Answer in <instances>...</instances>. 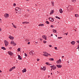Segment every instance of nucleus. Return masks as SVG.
Segmentation results:
<instances>
[{"label":"nucleus","mask_w":79,"mask_h":79,"mask_svg":"<svg viewBox=\"0 0 79 79\" xmlns=\"http://www.w3.org/2000/svg\"><path fill=\"white\" fill-rule=\"evenodd\" d=\"M4 42L6 47L7 46H8V42L7 41H6L5 40L4 41Z\"/></svg>","instance_id":"1"},{"label":"nucleus","mask_w":79,"mask_h":79,"mask_svg":"<svg viewBox=\"0 0 79 79\" xmlns=\"http://www.w3.org/2000/svg\"><path fill=\"white\" fill-rule=\"evenodd\" d=\"M13 44V45L14 46H15L16 45V44L15 43L14 41H11L10 42V44Z\"/></svg>","instance_id":"2"},{"label":"nucleus","mask_w":79,"mask_h":79,"mask_svg":"<svg viewBox=\"0 0 79 79\" xmlns=\"http://www.w3.org/2000/svg\"><path fill=\"white\" fill-rule=\"evenodd\" d=\"M48 19H49L50 21L51 22H53V21L54 20V19H53V18L50 17L48 18Z\"/></svg>","instance_id":"3"},{"label":"nucleus","mask_w":79,"mask_h":79,"mask_svg":"<svg viewBox=\"0 0 79 79\" xmlns=\"http://www.w3.org/2000/svg\"><path fill=\"white\" fill-rule=\"evenodd\" d=\"M8 54L10 55V56H12L13 55V53L12 52H11V51H8Z\"/></svg>","instance_id":"4"},{"label":"nucleus","mask_w":79,"mask_h":79,"mask_svg":"<svg viewBox=\"0 0 79 79\" xmlns=\"http://www.w3.org/2000/svg\"><path fill=\"white\" fill-rule=\"evenodd\" d=\"M15 68H16V67L15 66L13 67L12 68L10 69L9 71H12V70H13V69H15Z\"/></svg>","instance_id":"5"},{"label":"nucleus","mask_w":79,"mask_h":79,"mask_svg":"<svg viewBox=\"0 0 79 79\" xmlns=\"http://www.w3.org/2000/svg\"><path fill=\"white\" fill-rule=\"evenodd\" d=\"M29 53L30 55H33V54L34 53V52L33 51H31Z\"/></svg>","instance_id":"6"},{"label":"nucleus","mask_w":79,"mask_h":79,"mask_svg":"<svg viewBox=\"0 0 79 79\" xmlns=\"http://www.w3.org/2000/svg\"><path fill=\"white\" fill-rule=\"evenodd\" d=\"M42 37H43V39H45V40H47V36L46 35H43L42 36Z\"/></svg>","instance_id":"7"},{"label":"nucleus","mask_w":79,"mask_h":79,"mask_svg":"<svg viewBox=\"0 0 79 79\" xmlns=\"http://www.w3.org/2000/svg\"><path fill=\"white\" fill-rule=\"evenodd\" d=\"M61 61V59H59L58 61H56V63L57 64H60Z\"/></svg>","instance_id":"8"},{"label":"nucleus","mask_w":79,"mask_h":79,"mask_svg":"<svg viewBox=\"0 0 79 79\" xmlns=\"http://www.w3.org/2000/svg\"><path fill=\"white\" fill-rule=\"evenodd\" d=\"M9 38L10 39H11V40H13V39H14V37L11 36H9Z\"/></svg>","instance_id":"9"},{"label":"nucleus","mask_w":79,"mask_h":79,"mask_svg":"<svg viewBox=\"0 0 79 79\" xmlns=\"http://www.w3.org/2000/svg\"><path fill=\"white\" fill-rule=\"evenodd\" d=\"M57 67L58 68H61V67H62V65L60 64L57 65H56Z\"/></svg>","instance_id":"10"},{"label":"nucleus","mask_w":79,"mask_h":79,"mask_svg":"<svg viewBox=\"0 0 79 79\" xmlns=\"http://www.w3.org/2000/svg\"><path fill=\"white\" fill-rule=\"evenodd\" d=\"M8 16H9V15L8 14L6 13L4 15V16L5 18H6L7 17H8Z\"/></svg>","instance_id":"11"},{"label":"nucleus","mask_w":79,"mask_h":79,"mask_svg":"<svg viewBox=\"0 0 79 79\" xmlns=\"http://www.w3.org/2000/svg\"><path fill=\"white\" fill-rule=\"evenodd\" d=\"M59 11L60 13H62L63 11L62 10V9H60L59 10Z\"/></svg>","instance_id":"12"},{"label":"nucleus","mask_w":79,"mask_h":79,"mask_svg":"<svg viewBox=\"0 0 79 79\" xmlns=\"http://www.w3.org/2000/svg\"><path fill=\"white\" fill-rule=\"evenodd\" d=\"M75 43H76V42L73 41H72L71 42V43L72 44V45H74V44H75Z\"/></svg>","instance_id":"13"},{"label":"nucleus","mask_w":79,"mask_h":79,"mask_svg":"<svg viewBox=\"0 0 79 79\" xmlns=\"http://www.w3.org/2000/svg\"><path fill=\"white\" fill-rule=\"evenodd\" d=\"M56 66L55 65H53V67L52 68V69L53 70H55V69H56Z\"/></svg>","instance_id":"14"},{"label":"nucleus","mask_w":79,"mask_h":79,"mask_svg":"<svg viewBox=\"0 0 79 79\" xmlns=\"http://www.w3.org/2000/svg\"><path fill=\"white\" fill-rule=\"evenodd\" d=\"M45 68L44 67H43V68H41L40 69H41V70H43V71H45Z\"/></svg>","instance_id":"15"},{"label":"nucleus","mask_w":79,"mask_h":79,"mask_svg":"<svg viewBox=\"0 0 79 79\" xmlns=\"http://www.w3.org/2000/svg\"><path fill=\"white\" fill-rule=\"evenodd\" d=\"M54 12V10H52L51 11H50V15H52V14H53V13Z\"/></svg>","instance_id":"16"},{"label":"nucleus","mask_w":79,"mask_h":79,"mask_svg":"<svg viewBox=\"0 0 79 79\" xmlns=\"http://www.w3.org/2000/svg\"><path fill=\"white\" fill-rule=\"evenodd\" d=\"M22 71L23 73H26V69L25 68L23 69V70H22Z\"/></svg>","instance_id":"17"},{"label":"nucleus","mask_w":79,"mask_h":79,"mask_svg":"<svg viewBox=\"0 0 79 79\" xmlns=\"http://www.w3.org/2000/svg\"><path fill=\"white\" fill-rule=\"evenodd\" d=\"M18 58L19 60H22V57L19 55Z\"/></svg>","instance_id":"18"},{"label":"nucleus","mask_w":79,"mask_h":79,"mask_svg":"<svg viewBox=\"0 0 79 79\" xmlns=\"http://www.w3.org/2000/svg\"><path fill=\"white\" fill-rule=\"evenodd\" d=\"M48 53H47L46 54H43V56H48Z\"/></svg>","instance_id":"19"},{"label":"nucleus","mask_w":79,"mask_h":79,"mask_svg":"<svg viewBox=\"0 0 79 79\" xmlns=\"http://www.w3.org/2000/svg\"><path fill=\"white\" fill-rule=\"evenodd\" d=\"M49 60L50 61H54V59L53 58H50Z\"/></svg>","instance_id":"20"},{"label":"nucleus","mask_w":79,"mask_h":79,"mask_svg":"<svg viewBox=\"0 0 79 79\" xmlns=\"http://www.w3.org/2000/svg\"><path fill=\"white\" fill-rule=\"evenodd\" d=\"M53 32H54V33H56V30L55 29H53Z\"/></svg>","instance_id":"21"},{"label":"nucleus","mask_w":79,"mask_h":79,"mask_svg":"<svg viewBox=\"0 0 79 79\" xmlns=\"http://www.w3.org/2000/svg\"><path fill=\"white\" fill-rule=\"evenodd\" d=\"M16 13H18L19 14H21V11H17V12H16Z\"/></svg>","instance_id":"22"},{"label":"nucleus","mask_w":79,"mask_h":79,"mask_svg":"<svg viewBox=\"0 0 79 79\" xmlns=\"http://www.w3.org/2000/svg\"><path fill=\"white\" fill-rule=\"evenodd\" d=\"M44 26V24H40L39 25V26Z\"/></svg>","instance_id":"23"},{"label":"nucleus","mask_w":79,"mask_h":79,"mask_svg":"<svg viewBox=\"0 0 79 79\" xmlns=\"http://www.w3.org/2000/svg\"><path fill=\"white\" fill-rule=\"evenodd\" d=\"M71 1L73 3H75L76 2V0H71Z\"/></svg>","instance_id":"24"},{"label":"nucleus","mask_w":79,"mask_h":79,"mask_svg":"<svg viewBox=\"0 0 79 79\" xmlns=\"http://www.w3.org/2000/svg\"><path fill=\"white\" fill-rule=\"evenodd\" d=\"M45 23H46V24H50V22L48 21H46Z\"/></svg>","instance_id":"25"},{"label":"nucleus","mask_w":79,"mask_h":79,"mask_svg":"<svg viewBox=\"0 0 79 79\" xmlns=\"http://www.w3.org/2000/svg\"><path fill=\"white\" fill-rule=\"evenodd\" d=\"M1 48L3 50H6V48L4 47H2Z\"/></svg>","instance_id":"26"},{"label":"nucleus","mask_w":79,"mask_h":79,"mask_svg":"<svg viewBox=\"0 0 79 79\" xmlns=\"http://www.w3.org/2000/svg\"><path fill=\"white\" fill-rule=\"evenodd\" d=\"M19 8L18 7H16L15 9V10H16V11H18V9H19Z\"/></svg>","instance_id":"27"},{"label":"nucleus","mask_w":79,"mask_h":79,"mask_svg":"<svg viewBox=\"0 0 79 79\" xmlns=\"http://www.w3.org/2000/svg\"><path fill=\"white\" fill-rule=\"evenodd\" d=\"M73 7H71L70 8V10H71L72 11V10H73Z\"/></svg>","instance_id":"28"},{"label":"nucleus","mask_w":79,"mask_h":79,"mask_svg":"<svg viewBox=\"0 0 79 79\" xmlns=\"http://www.w3.org/2000/svg\"><path fill=\"white\" fill-rule=\"evenodd\" d=\"M17 50L19 51V52H20L21 50V48H18Z\"/></svg>","instance_id":"29"},{"label":"nucleus","mask_w":79,"mask_h":79,"mask_svg":"<svg viewBox=\"0 0 79 79\" xmlns=\"http://www.w3.org/2000/svg\"><path fill=\"white\" fill-rule=\"evenodd\" d=\"M51 3L52 6H54V3H53V2H52Z\"/></svg>","instance_id":"30"},{"label":"nucleus","mask_w":79,"mask_h":79,"mask_svg":"<svg viewBox=\"0 0 79 79\" xmlns=\"http://www.w3.org/2000/svg\"><path fill=\"white\" fill-rule=\"evenodd\" d=\"M24 23H25V24H27V22H23V24H24Z\"/></svg>","instance_id":"31"},{"label":"nucleus","mask_w":79,"mask_h":79,"mask_svg":"<svg viewBox=\"0 0 79 79\" xmlns=\"http://www.w3.org/2000/svg\"><path fill=\"white\" fill-rule=\"evenodd\" d=\"M16 5V4L15 3H14L13 4V6H15Z\"/></svg>","instance_id":"32"},{"label":"nucleus","mask_w":79,"mask_h":79,"mask_svg":"<svg viewBox=\"0 0 79 79\" xmlns=\"http://www.w3.org/2000/svg\"><path fill=\"white\" fill-rule=\"evenodd\" d=\"M43 42L44 43V44H46V43H47V41L45 40L43 41Z\"/></svg>","instance_id":"33"},{"label":"nucleus","mask_w":79,"mask_h":79,"mask_svg":"<svg viewBox=\"0 0 79 79\" xmlns=\"http://www.w3.org/2000/svg\"><path fill=\"white\" fill-rule=\"evenodd\" d=\"M21 11V9L19 8L18 10H17V11Z\"/></svg>","instance_id":"34"},{"label":"nucleus","mask_w":79,"mask_h":79,"mask_svg":"<svg viewBox=\"0 0 79 79\" xmlns=\"http://www.w3.org/2000/svg\"><path fill=\"white\" fill-rule=\"evenodd\" d=\"M62 38H63V37H58V39H62Z\"/></svg>","instance_id":"35"},{"label":"nucleus","mask_w":79,"mask_h":79,"mask_svg":"<svg viewBox=\"0 0 79 79\" xmlns=\"http://www.w3.org/2000/svg\"><path fill=\"white\" fill-rule=\"evenodd\" d=\"M75 17H78V15L77 14H75Z\"/></svg>","instance_id":"36"},{"label":"nucleus","mask_w":79,"mask_h":79,"mask_svg":"<svg viewBox=\"0 0 79 79\" xmlns=\"http://www.w3.org/2000/svg\"><path fill=\"white\" fill-rule=\"evenodd\" d=\"M45 64H47V65H48V64H49V63H48V62H46L45 63Z\"/></svg>","instance_id":"37"},{"label":"nucleus","mask_w":79,"mask_h":79,"mask_svg":"<svg viewBox=\"0 0 79 79\" xmlns=\"http://www.w3.org/2000/svg\"><path fill=\"white\" fill-rule=\"evenodd\" d=\"M26 41H27V42H29V39H26Z\"/></svg>","instance_id":"38"},{"label":"nucleus","mask_w":79,"mask_h":79,"mask_svg":"<svg viewBox=\"0 0 79 79\" xmlns=\"http://www.w3.org/2000/svg\"><path fill=\"white\" fill-rule=\"evenodd\" d=\"M24 55H25V56H27V55L26 53H25Z\"/></svg>","instance_id":"39"},{"label":"nucleus","mask_w":79,"mask_h":79,"mask_svg":"<svg viewBox=\"0 0 79 79\" xmlns=\"http://www.w3.org/2000/svg\"><path fill=\"white\" fill-rule=\"evenodd\" d=\"M44 53V54H47V53H48L47 52H43Z\"/></svg>","instance_id":"40"},{"label":"nucleus","mask_w":79,"mask_h":79,"mask_svg":"<svg viewBox=\"0 0 79 79\" xmlns=\"http://www.w3.org/2000/svg\"><path fill=\"white\" fill-rule=\"evenodd\" d=\"M50 67V68H53V65L52 66H51Z\"/></svg>","instance_id":"41"},{"label":"nucleus","mask_w":79,"mask_h":79,"mask_svg":"<svg viewBox=\"0 0 79 79\" xmlns=\"http://www.w3.org/2000/svg\"><path fill=\"white\" fill-rule=\"evenodd\" d=\"M54 48L55 50H57V47H54Z\"/></svg>","instance_id":"42"},{"label":"nucleus","mask_w":79,"mask_h":79,"mask_svg":"<svg viewBox=\"0 0 79 79\" xmlns=\"http://www.w3.org/2000/svg\"><path fill=\"white\" fill-rule=\"evenodd\" d=\"M14 28H16V26H15V25H14Z\"/></svg>","instance_id":"43"},{"label":"nucleus","mask_w":79,"mask_h":79,"mask_svg":"<svg viewBox=\"0 0 79 79\" xmlns=\"http://www.w3.org/2000/svg\"><path fill=\"white\" fill-rule=\"evenodd\" d=\"M49 47H52V46L51 45H49Z\"/></svg>","instance_id":"44"},{"label":"nucleus","mask_w":79,"mask_h":79,"mask_svg":"<svg viewBox=\"0 0 79 79\" xmlns=\"http://www.w3.org/2000/svg\"><path fill=\"white\" fill-rule=\"evenodd\" d=\"M51 27H53V25H51Z\"/></svg>","instance_id":"45"},{"label":"nucleus","mask_w":79,"mask_h":79,"mask_svg":"<svg viewBox=\"0 0 79 79\" xmlns=\"http://www.w3.org/2000/svg\"><path fill=\"white\" fill-rule=\"evenodd\" d=\"M77 42L78 44H79V40H77L76 41Z\"/></svg>","instance_id":"46"},{"label":"nucleus","mask_w":79,"mask_h":79,"mask_svg":"<svg viewBox=\"0 0 79 79\" xmlns=\"http://www.w3.org/2000/svg\"><path fill=\"white\" fill-rule=\"evenodd\" d=\"M48 55H49V56H51V55H50V54H48Z\"/></svg>","instance_id":"47"},{"label":"nucleus","mask_w":79,"mask_h":79,"mask_svg":"<svg viewBox=\"0 0 79 79\" xmlns=\"http://www.w3.org/2000/svg\"><path fill=\"white\" fill-rule=\"evenodd\" d=\"M68 32H67L66 34V35H68Z\"/></svg>","instance_id":"48"},{"label":"nucleus","mask_w":79,"mask_h":79,"mask_svg":"<svg viewBox=\"0 0 79 79\" xmlns=\"http://www.w3.org/2000/svg\"><path fill=\"white\" fill-rule=\"evenodd\" d=\"M37 61H39V60H40V59H37Z\"/></svg>","instance_id":"49"},{"label":"nucleus","mask_w":79,"mask_h":79,"mask_svg":"<svg viewBox=\"0 0 79 79\" xmlns=\"http://www.w3.org/2000/svg\"><path fill=\"white\" fill-rule=\"evenodd\" d=\"M57 19H60V18L58 17H57Z\"/></svg>","instance_id":"50"},{"label":"nucleus","mask_w":79,"mask_h":79,"mask_svg":"<svg viewBox=\"0 0 79 79\" xmlns=\"http://www.w3.org/2000/svg\"><path fill=\"white\" fill-rule=\"evenodd\" d=\"M48 65H49V66H50V65H52V64L49 63Z\"/></svg>","instance_id":"51"},{"label":"nucleus","mask_w":79,"mask_h":79,"mask_svg":"<svg viewBox=\"0 0 79 79\" xmlns=\"http://www.w3.org/2000/svg\"><path fill=\"white\" fill-rule=\"evenodd\" d=\"M12 25H13V26H15L14 24H13V23H12Z\"/></svg>","instance_id":"52"},{"label":"nucleus","mask_w":79,"mask_h":79,"mask_svg":"<svg viewBox=\"0 0 79 79\" xmlns=\"http://www.w3.org/2000/svg\"><path fill=\"white\" fill-rule=\"evenodd\" d=\"M28 45H29V44H30V42H28Z\"/></svg>","instance_id":"53"},{"label":"nucleus","mask_w":79,"mask_h":79,"mask_svg":"<svg viewBox=\"0 0 79 79\" xmlns=\"http://www.w3.org/2000/svg\"><path fill=\"white\" fill-rule=\"evenodd\" d=\"M77 47H78V48H79V44L78 45Z\"/></svg>","instance_id":"54"},{"label":"nucleus","mask_w":79,"mask_h":79,"mask_svg":"<svg viewBox=\"0 0 79 79\" xmlns=\"http://www.w3.org/2000/svg\"><path fill=\"white\" fill-rule=\"evenodd\" d=\"M62 58H64V56H62Z\"/></svg>","instance_id":"55"},{"label":"nucleus","mask_w":79,"mask_h":79,"mask_svg":"<svg viewBox=\"0 0 79 79\" xmlns=\"http://www.w3.org/2000/svg\"><path fill=\"white\" fill-rule=\"evenodd\" d=\"M55 17H56V18H58V17L56 16Z\"/></svg>","instance_id":"56"},{"label":"nucleus","mask_w":79,"mask_h":79,"mask_svg":"<svg viewBox=\"0 0 79 79\" xmlns=\"http://www.w3.org/2000/svg\"><path fill=\"white\" fill-rule=\"evenodd\" d=\"M50 76L49 75L48 76V78H49Z\"/></svg>","instance_id":"57"},{"label":"nucleus","mask_w":79,"mask_h":79,"mask_svg":"<svg viewBox=\"0 0 79 79\" xmlns=\"http://www.w3.org/2000/svg\"><path fill=\"white\" fill-rule=\"evenodd\" d=\"M2 71L1 70H0V73H2Z\"/></svg>","instance_id":"58"},{"label":"nucleus","mask_w":79,"mask_h":79,"mask_svg":"<svg viewBox=\"0 0 79 79\" xmlns=\"http://www.w3.org/2000/svg\"><path fill=\"white\" fill-rule=\"evenodd\" d=\"M2 30V29L0 28V31H1V30Z\"/></svg>","instance_id":"59"},{"label":"nucleus","mask_w":79,"mask_h":79,"mask_svg":"<svg viewBox=\"0 0 79 79\" xmlns=\"http://www.w3.org/2000/svg\"><path fill=\"white\" fill-rule=\"evenodd\" d=\"M2 21V19H0V21ZM0 23H1V22H0Z\"/></svg>","instance_id":"60"},{"label":"nucleus","mask_w":79,"mask_h":79,"mask_svg":"<svg viewBox=\"0 0 79 79\" xmlns=\"http://www.w3.org/2000/svg\"><path fill=\"white\" fill-rule=\"evenodd\" d=\"M51 36H53V34H51Z\"/></svg>","instance_id":"61"},{"label":"nucleus","mask_w":79,"mask_h":79,"mask_svg":"<svg viewBox=\"0 0 79 79\" xmlns=\"http://www.w3.org/2000/svg\"><path fill=\"white\" fill-rule=\"evenodd\" d=\"M27 10L28 11H29V9H28Z\"/></svg>","instance_id":"62"},{"label":"nucleus","mask_w":79,"mask_h":79,"mask_svg":"<svg viewBox=\"0 0 79 79\" xmlns=\"http://www.w3.org/2000/svg\"><path fill=\"white\" fill-rule=\"evenodd\" d=\"M52 73H51V75H52Z\"/></svg>","instance_id":"63"},{"label":"nucleus","mask_w":79,"mask_h":79,"mask_svg":"<svg viewBox=\"0 0 79 79\" xmlns=\"http://www.w3.org/2000/svg\"><path fill=\"white\" fill-rule=\"evenodd\" d=\"M42 40V39H40V40Z\"/></svg>","instance_id":"64"}]
</instances>
